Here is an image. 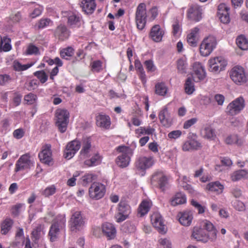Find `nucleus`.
I'll return each instance as SVG.
<instances>
[{"instance_id": "2eb2a0df", "label": "nucleus", "mask_w": 248, "mask_h": 248, "mask_svg": "<svg viewBox=\"0 0 248 248\" xmlns=\"http://www.w3.org/2000/svg\"><path fill=\"white\" fill-rule=\"evenodd\" d=\"M81 143L75 140L68 142L64 152V156L67 159L72 158L81 147Z\"/></svg>"}, {"instance_id": "5fc2aeb1", "label": "nucleus", "mask_w": 248, "mask_h": 248, "mask_svg": "<svg viewBox=\"0 0 248 248\" xmlns=\"http://www.w3.org/2000/svg\"><path fill=\"white\" fill-rule=\"evenodd\" d=\"M91 70L93 72L98 73L103 70L102 62L99 60L94 61L91 63Z\"/></svg>"}, {"instance_id": "a19ab883", "label": "nucleus", "mask_w": 248, "mask_h": 248, "mask_svg": "<svg viewBox=\"0 0 248 248\" xmlns=\"http://www.w3.org/2000/svg\"><path fill=\"white\" fill-rule=\"evenodd\" d=\"M225 142L227 144H236L238 145H241L243 143L242 139L239 138L236 134L228 135L225 139Z\"/></svg>"}, {"instance_id": "f03ea898", "label": "nucleus", "mask_w": 248, "mask_h": 248, "mask_svg": "<svg viewBox=\"0 0 248 248\" xmlns=\"http://www.w3.org/2000/svg\"><path fill=\"white\" fill-rule=\"evenodd\" d=\"M155 162L156 159L153 155L141 156L137 159L135 163L136 171L140 173L141 175L143 176L144 175L146 170L152 167Z\"/></svg>"}, {"instance_id": "1a4fd4ad", "label": "nucleus", "mask_w": 248, "mask_h": 248, "mask_svg": "<svg viewBox=\"0 0 248 248\" xmlns=\"http://www.w3.org/2000/svg\"><path fill=\"white\" fill-rule=\"evenodd\" d=\"M81 147V149L78 157L81 160H85L90 158L95 151L94 147L92 145L91 139L89 137L82 139Z\"/></svg>"}, {"instance_id": "13d9d810", "label": "nucleus", "mask_w": 248, "mask_h": 248, "mask_svg": "<svg viewBox=\"0 0 248 248\" xmlns=\"http://www.w3.org/2000/svg\"><path fill=\"white\" fill-rule=\"evenodd\" d=\"M56 187L55 185H51L46 187L42 192V195L46 197H48L56 193Z\"/></svg>"}, {"instance_id": "4d7b16f0", "label": "nucleus", "mask_w": 248, "mask_h": 248, "mask_svg": "<svg viewBox=\"0 0 248 248\" xmlns=\"http://www.w3.org/2000/svg\"><path fill=\"white\" fill-rule=\"evenodd\" d=\"M158 11L156 7H153L147 12V20L152 21L157 16Z\"/></svg>"}, {"instance_id": "e2e57ef3", "label": "nucleus", "mask_w": 248, "mask_h": 248, "mask_svg": "<svg viewBox=\"0 0 248 248\" xmlns=\"http://www.w3.org/2000/svg\"><path fill=\"white\" fill-rule=\"evenodd\" d=\"M191 204L198 210V213L199 214H202L205 212L206 207L202 206L197 201L194 200H192L191 201Z\"/></svg>"}, {"instance_id": "de8ad7c7", "label": "nucleus", "mask_w": 248, "mask_h": 248, "mask_svg": "<svg viewBox=\"0 0 248 248\" xmlns=\"http://www.w3.org/2000/svg\"><path fill=\"white\" fill-rule=\"evenodd\" d=\"M25 55H38L40 54L38 47L32 44H29L23 52Z\"/></svg>"}, {"instance_id": "e433bc0d", "label": "nucleus", "mask_w": 248, "mask_h": 248, "mask_svg": "<svg viewBox=\"0 0 248 248\" xmlns=\"http://www.w3.org/2000/svg\"><path fill=\"white\" fill-rule=\"evenodd\" d=\"M168 87L164 82H158L155 86V93L156 94L161 96H165L168 92Z\"/></svg>"}, {"instance_id": "58836bf2", "label": "nucleus", "mask_w": 248, "mask_h": 248, "mask_svg": "<svg viewBox=\"0 0 248 248\" xmlns=\"http://www.w3.org/2000/svg\"><path fill=\"white\" fill-rule=\"evenodd\" d=\"M97 179V176L95 174L93 173H86L82 175L80 178L79 182L83 186H87L93 181Z\"/></svg>"}, {"instance_id": "393cba45", "label": "nucleus", "mask_w": 248, "mask_h": 248, "mask_svg": "<svg viewBox=\"0 0 248 248\" xmlns=\"http://www.w3.org/2000/svg\"><path fill=\"white\" fill-rule=\"evenodd\" d=\"M180 223L184 226H189L193 219V214L191 211H185L178 214Z\"/></svg>"}, {"instance_id": "6e6552de", "label": "nucleus", "mask_w": 248, "mask_h": 248, "mask_svg": "<svg viewBox=\"0 0 248 248\" xmlns=\"http://www.w3.org/2000/svg\"><path fill=\"white\" fill-rule=\"evenodd\" d=\"M34 161L31 159L29 154L21 155L15 165V171L18 173L19 171L28 170L34 166Z\"/></svg>"}, {"instance_id": "aec40b11", "label": "nucleus", "mask_w": 248, "mask_h": 248, "mask_svg": "<svg viewBox=\"0 0 248 248\" xmlns=\"http://www.w3.org/2000/svg\"><path fill=\"white\" fill-rule=\"evenodd\" d=\"M202 8L200 6L193 5L187 10V17L191 20L198 22L202 18Z\"/></svg>"}, {"instance_id": "9d476101", "label": "nucleus", "mask_w": 248, "mask_h": 248, "mask_svg": "<svg viewBox=\"0 0 248 248\" xmlns=\"http://www.w3.org/2000/svg\"><path fill=\"white\" fill-rule=\"evenodd\" d=\"M136 23L138 29L141 30L145 26L147 20L146 6L144 3H140L137 7L136 12Z\"/></svg>"}, {"instance_id": "c85d7f7f", "label": "nucleus", "mask_w": 248, "mask_h": 248, "mask_svg": "<svg viewBox=\"0 0 248 248\" xmlns=\"http://www.w3.org/2000/svg\"><path fill=\"white\" fill-rule=\"evenodd\" d=\"M80 6L85 13L92 14L96 8L95 0H82L80 3Z\"/></svg>"}, {"instance_id": "680f3d73", "label": "nucleus", "mask_w": 248, "mask_h": 248, "mask_svg": "<svg viewBox=\"0 0 248 248\" xmlns=\"http://www.w3.org/2000/svg\"><path fill=\"white\" fill-rule=\"evenodd\" d=\"M180 186L183 187L186 190H187L192 196H196L199 194V193L195 190H194L192 187L187 184H183L180 182Z\"/></svg>"}, {"instance_id": "69168bd1", "label": "nucleus", "mask_w": 248, "mask_h": 248, "mask_svg": "<svg viewBox=\"0 0 248 248\" xmlns=\"http://www.w3.org/2000/svg\"><path fill=\"white\" fill-rule=\"evenodd\" d=\"M146 68L148 72H154L156 70V67L152 60H147L144 62Z\"/></svg>"}, {"instance_id": "79ce46f5", "label": "nucleus", "mask_w": 248, "mask_h": 248, "mask_svg": "<svg viewBox=\"0 0 248 248\" xmlns=\"http://www.w3.org/2000/svg\"><path fill=\"white\" fill-rule=\"evenodd\" d=\"M31 4H34L33 10L29 14V17L31 18H34L40 16L44 10L42 6L35 3L34 2H31L29 3L28 5Z\"/></svg>"}, {"instance_id": "a878e982", "label": "nucleus", "mask_w": 248, "mask_h": 248, "mask_svg": "<svg viewBox=\"0 0 248 248\" xmlns=\"http://www.w3.org/2000/svg\"><path fill=\"white\" fill-rule=\"evenodd\" d=\"M83 23L80 14L75 12H70L68 15V24L72 28H78Z\"/></svg>"}, {"instance_id": "a18cd8bd", "label": "nucleus", "mask_w": 248, "mask_h": 248, "mask_svg": "<svg viewBox=\"0 0 248 248\" xmlns=\"http://www.w3.org/2000/svg\"><path fill=\"white\" fill-rule=\"evenodd\" d=\"M11 39L7 36L0 37V49H1L5 52L10 51L12 49V46L10 44Z\"/></svg>"}, {"instance_id": "b1692460", "label": "nucleus", "mask_w": 248, "mask_h": 248, "mask_svg": "<svg viewBox=\"0 0 248 248\" xmlns=\"http://www.w3.org/2000/svg\"><path fill=\"white\" fill-rule=\"evenodd\" d=\"M164 33V31L159 25H155L151 29L149 37L154 42H160L162 40Z\"/></svg>"}, {"instance_id": "37998d69", "label": "nucleus", "mask_w": 248, "mask_h": 248, "mask_svg": "<svg viewBox=\"0 0 248 248\" xmlns=\"http://www.w3.org/2000/svg\"><path fill=\"white\" fill-rule=\"evenodd\" d=\"M56 35L61 40L67 39L69 36V32L64 26H59L56 31Z\"/></svg>"}, {"instance_id": "5701e85b", "label": "nucleus", "mask_w": 248, "mask_h": 248, "mask_svg": "<svg viewBox=\"0 0 248 248\" xmlns=\"http://www.w3.org/2000/svg\"><path fill=\"white\" fill-rule=\"evenodd\" d=\"M230 8L225 3H220L218 6L217 16L221 22L226 24L230 21Z\"/></svg>"}, {"instance_id": "0eeeda50", "label": "nucleus", "mask_w": 248, "mask_h": 248, "mask_svg": "<svg viewBox=\"0 0 248 248\" xmlns=\"http://www.w3.org/2000/svg\"><path fill=\"white\" fill-rule=\"evenodd\" d=\"M227 64V60L221 56L211 57L208 61L209 70L215 73L224 70Z\"/></svg>"}, {"instance_id": "c9c22d12", "label": "nucleus", "mask_w": 248, "mask_h": 248, "mask_svg": "<svg viewBox=\"0 0 248 248\" xmlns=\"http://www.w3.org/2000/svg\"><path fill=\"white\" fill-rule=\"evenodd\" d=\"M231 179L233 182H236L242 179H248V170L245 169L233 171L230 175Z\"/></svg>"}, {"instance_id": "473e14b6", "label": "nucleus", "mask_w": 248, "mask_h": 248, "mask_svg": "<svg viewBox=\"0 0 248 248\" xmlns=\"http://www.w3.org/2000/svg\"><path fill=\"white\" fill-rule=\"evenodd\" d=\"M170 204L172 206H176L186 202V195L182 192H178L171 198L170 200Z\"/></svg>"}, {"instance_id": "338daca9", "label": "nucleus", "mask_w": 248, "mask_h": 248, "mask_svg": "<svg viewBox=\"0 0 248 248\" xmlns=\"http://www.w3.org/2000/svg\"><path fill=\"white\" fill-rule=\"evenodd\" d=\"M34 75L42 83L46 82L47 80V76L44 71H37L35 72Z\"/></svg>"}, {"instance_id": "7ed1b4c3", "label": "nucleus", "mask_w": 248, "mask_h": 248, "mask_svg": "<svg viewBox=\"0 0 248 248\" xmlns=\"http://www.w3.org/2000/svg\"><path fill=\"white\" fill-rule=\"evenodd\" d=\"M56 124L61 132L63 133L67 129L69 122V113L65 109L59 108L55 112Z\"/></svg>"}, {"instance_id": "4c0bfd02", "label": "nucleus", "mask_w": 248, "mask_h": 248, "mask_svg": "<svg viewBox=\"0 0 248 248\" xmlns=\"http://www.w3.org/2000/svg\"><path fill=\"white\" fill-rule=\"evenodd\" d=\"M201 147V144L195 140H190L184 143L183 145V150L184 151H188L192 150H198Z\"/></svg>"}, {"instance_id": "c756f323", "label": "nucleus", "mask_w": 248, "mask_h": 248, "mask_svg": "<svg viewBox=\"0 0 248 248\" xmlns=\"http://www.w3.org/2000/svg\"><path fill=\"white\" fill-rule=\"evenodd\" d=\"M159 119L161 123L165 126H169L171 124V118L167 108L165 107L159 112Z\"/></svg>"}, {"instance_id": "4468645a", "label": "nucleus", "mask_w": 248, "mask_h": 248, "mask_svg": "<svg viewBox=\"0 0 248 248\" xmlns=\"http://www.w3.org/2000/svg\"><path fill=\"white\" fill-rule=\"evenodd\" d=\"M84 224L85 221L81 216L80 212L76 211L73 213L70 221V229L72 232H76L81 230Z\"/></svg>"}, {"instance_id": "9b49d317", "label": "nucleus", "mask_w": 248, "mask_h": 248, "mask_svg": "<svg viewBox=\"0 0 248 248\" xmlns=\"http://www.w3.org/2000/svg\"><path fill=\"white\" fill-rule=\"evenodd\" d=\"M65 222L66 219L64 216L61 215L57 217L55 221L51 225L49 232L51 241L53 242L56 240L60 230L65 226Z\"/></svg>"}, {"instance_id": "20e7f679", "label": "nucleus", "mask_w": 248, "mask_h": 248, "mask_svg": "<svg viewBox=\"0 0 248 248\" xmlns=\"http://www.w3.org/2000/svg\"><path fill=\"white\" fill-rule=\"evenodd\" d=\"M229 75L232 81L237 85H241L247 82L248 80L245 70L240 66H235L230 71Z\"/></svg>"}, {"instance_id": "f8f14e48", "label": "nucleus", "mask_w": 248, "mask_h": 248, "mask_svg": "<svg viewBox=\"0 0 248 248\" xmlns=\"http://www.w3.org/2000/svg\"><path fill=\"white\" fill-rule=\"evenodd\" d=\"M105 192V186L100 183H93L89 190L90 198L94 200H99L102 198L104 196Z\"/></svg>"}, {"instance_id": "f257e3e1", "label": "nucleus", "mask_w": 248, "mask_h": 248, "mask_svg": "<svg viewBox=\"0 0 248 248\" xmlns=\"http://www.w3.org/2000/svg\"><path fill=\"white\" fill-rule=\"evenodd\" d=\"M117 156L115 159L116 164L120 168L127 167L130 162L132 155L131 149L125 146H121L117 148Z\"/></svg>"}, {"instance_id": "0e129e2a", "label": "nucleus", "mask_w": 248, "mask_h": 248, "mask_svg": "<svg viewBox=\"0 0 248 248\" xmlns=\"http://www.w3.org/2000/svg\"><path fill=\"white\" fill-rule=\"evenodd\" d=\"M82 171H76L73 175V177L69 179L67 182V184L69 186H73L76 185L77 177L79 176L82 173Z\"/></svg>"}, {"instance_id": "cd10ccee", "label": "nucleus", "mask_w": 248, "mask_h": 248, "mask_svg": "<svg viewBox=\"0 0 248 248\" xmlns=\"http://www.w3.org/2000/svg\"><path fill=\"white\" fill-rule=\"evenodd\" d=\"M201 133L204 138L209 140H214L216 138L215 130L208 124L203 126Z\"/></svg>"}, {"instance_id": "bf43d9fd", "label": "nucleus", "mask_w": 248, "mask_h": 248, "mask_svg": "<svg viewBox=\"0 0 248 248\" xmlns=\"http://www.w3.org/2000/svg\"><path fill=\"white\" fill-rule=\"evenodd\" d=\"M158 248H171V243L168 238H160L158 240Z\"/></svg>"}, {"instance_id": "49530a36", "label": "nucleus", "mask_w": 248, "mask_h": 248, "mask_svg": "<svg viewBox=\"0 0 248 248\" xmlns=\"http://www.w3.org/2000/svg\"><path fill=\"white\" fill-rule=\"evenodd\" d=\"M186 58L183 57L179 59L177 61V68L178 72L180 73H186L187 67Z\"/></svg>"}, {"instance_id": "6e6d98bb", "label": "nucleus", "mask_w": 248, "mask_h": 248, "mask_svg": "<svg viewBox=\"0 0 248 248\" xmlns=\"http://www.w3.org/2000/svg\"><path fill=\"white\" fill-rule=\"evenodd\" d=\"M52 21L48 18H42L36 24V27L38 29L45 28L48 26L51 25Z\"/></svg>"}, {"instance_id": "412c9836", "label": "nucleus", "mask_w": 248, "mask_h": 248, "mask_svg": "<svg viewBox=\"0 0 248 248\" xmlns=\"http://www.w3.org/2000/svg\"><path fill=\"white\" fill-rule=\"evenodd\" d=\"M38 156L41 162L48 165H50L52 161L51 146L47 144L43 146Z\"/></svg>"}, {"instance_id": "423d86ee", "label": "nucleus", "mask_w": 248, "mask_h": 248, "mask_svg": "<svg viewBox=\"0 0 248 248\" xmlns=\"http://www.w3.org/2000/svg\"><path fill=\"white\" fill-rule=\"evenodd\" d=\"M246 103L243 97L239 96L227 106L226 112L231 116H235L240 113L245 108Z\"/></svg>"}, {"instance_id": "72a5a7b5", "label": "nucleus", "mask_w": 248, "mask_h": 248, "mask_svg": "<svg viewBox=\"0 0 248 248\" xmlns=\"http://www.w3.org/2000/svg\"><path fill=\"white\" fill-rule=\"evenodd\" d=\"M199 29L194 28L189 31L187 36V42L192 46H196L198 41Z\"/></svg>"}, {"instance_id": "ddd939ff", "label": "nucleus", "mask_w": 248, "mask_h": 248, "mask_svg": "<svg viewBox=\"0 0 248 248\" xmlns=\"http://www.w3.org/2000/svg\"><path fill=\"white\" fill-rule=\"evenodd\" d=\"M151 221L153 226L157 230V231L162 234H165L167 231L164 220L158 212L153 214L151 217Z\"/></svg>"}, {"instance_id": "774afa93", "label": "nucleus", "mask_w": 248, "mask_h": 248, "mask_svg": "<svg viewBox=\"0 0 248 248\" xmlns=\"http://www.w3.org/2000/svg\"><path fill=\"white\" fill-rule=\"evenodd\" d=\"M232 205L235 209L239 211H243L245 210V206L243 202L240 201L235 200L232 202Z\"/></svg>"}, {"instance_id": "c03bdc74", "label": "nucleus", "mask_w": 248, "mask_h": 248, "mask_svg": "<svg viewBox=\"0 0 248 248\" xmlns=\"http://www.w3.org/2000/svg\"><path fill=\"white\" fill-rule=\"evenodd\" d=\"M236 43L241 49L248 50V39L245 36H239L236 39Z\"/></svg>"}, {"instance_id": "8fccbe9b", "label": "nucleus", "mask_w": 248, "mask_h": 248, "mask_svg": "<svg viewBox=\"0 0 248 248\" xmlns=\"http://www.w3.org/2000/svg\"><path fill=\"white\" fill-rule=\"evenodd\" d=\"M192 78L189 77L187 78L185 85L186 93L188 94H191L195 91V87Z\"/></svg>"}, {"instance_id": "dca6fc26", "label": "nucleus", "mask_w": 248, "mask_h": 248, "mask_svg": "<svg viewBox=\"0 0 248 248\" xmlns=\"http://www.w3.org/2000/svg\"><path fill=\"white\" fill-rule=\"evenodd\" d=\"M206 76L203 65L200 62H195L192 66L191 77L194 81L198 82L203 80Z\"/></svg>"}, {"instance_id": "f704fd0d", "label": "nucleus", "mask_w": 248, "mask_h": 248, "mask_svg": "<svg viewBox=\"0 0 248 248\" xmlns=\"http://www.w3.org/2000/svg\"><path fill=\"white\" fill-rule=\"evenodd\" d=\"M224 188V186L219 181H216L207 184L205 189L214 192L216 194H220L222 193Z\"/></svg>"}, {"instance_id": "6ab92c4d", "label": "nucleus", "mask_w": 248, "mask_h": 248, "mask_svg": "<svg viewBox=\"0 0 248 248\" xmlns=\"http://www.w3.org/2000/svg\"><path fill=\"white\" fill-rule=\"evenodd\" d=\"M130 212V206L124 202H121L119 204L118 213L116 215V219L118 222H122L128 217Z\"/></svg>"}, {"instance_id": "864d4df0", "label": "nucleus", "mask_w": 248, "mask_h": 248, "mask_svg": "<svg viewBox=\"0 0 248 248\" xmlns=\"http://www.w3.org/2000/svg\"><path fill=\"white\" fill-rule=\"evenodd\" d=\"M74 49L72 47H67L61 50L60 54L62 58L68 60L74 54Z\"/></svg>"}, {"instance_id": "a211bd4d", "label": "nucleus", "mask_w": 248, "mask_h": 248, "mask_svg": "<svg viewBox=\"0 0 248 248\" xmlns=\"http://www.w3.org/2000/svg\"><path fill=\"white\" fill-rule=\"evenodd\" d=\"M204 231L208 232L210 235V240L215 241L217 238V231L214 225L210 221L207 219L202 220L200 223V226Z\"/></svg>"}, {"instance_id": "09e8293b", "label": "nucleus", "mask_w": 248, "mask_h": 248, "mask_svg": "<svg viewBox=\"0 0 248 248\" xmlns=\"http://www.w3.org/2000/svg\"><path fill=\"white\" fill-rule=\"evenodd\" d=\"M44 232L42 231V227L41 225H38L35 229L32 232L31 239L35 244H37L38 240L42 234Z\"/></svg>"}, {"instance_id": "f3484780", "label": "nucleus", "mask_w": 248, "mask_h": 248, "mask_svg": "<svg viewBox=\"0 0 248 248\" xmlns=\"http://www.w3.org/2000/svg\"><path fill=\"white\" fill-rule=\"evenodd\" d=\"M151 183L153 186L164 190L167 183V179L163 172L157 171L152 175Z\"/></svg>"}, {"instance_id": "3c124183", "label": "nucleus", "mask_w": 248, "mask_h": 248, "mask_svg": "<svg viewBox=\"0 0 248 248\" xmlns=\"http://www.w3.org/2000/svg\"><path fill=\"white\" fill-rule=\"evenodd\" d=\"M33 65V63H28L26 64H22L17 61H15L13 64V66L15 70L17 71H24L30 68Z\"/></svg>"}, {"instance_id": "052dcab7", "label": "nucleus", "mask_w": 248, "mask_h": 248, "mask_svg": "<svg viewBox=\"0 0 248 248\" xmlns=\"http://www.w3.org/2000/svg\"><path fill=\"white\" fill-rule=\"evenodd\" d=\"M37 98L36 95L32 93H30L24 96V101L26 104L31 105L36 102Z\"/></svg>"}, {"instance_id": "603ef678", "label": "nucleus", "mask_w": 248, "mask_h": 248, "mask_svg": "<svg viewBox=\"0 0 248 248\" xmlns=\"http://www.w3.org/2000/svg\"><path fill=\"white\" fill-rule=\"evenodd\" d=\"M13 221L11 219H6L1 225V232L2 234H6L11 229Z\"/></svg>"}, {"instance_id": "4be33fe9", "label": "nucleus", "mask_w": 248, "mask_h": 248, "mask_svg": "<svg viewBox=\"0 0 248 248\" xmlns=\"http://www.w3.org/2000/svg\"><path fill=\"white\" fill-rule=\"evenodd\" d=\"M192 237L197 241L203 243H206L210 240V235L200 226L193 228Z\"/></svg>"}, {"instance_id": "7c9ffc66", "label": "nucleus", "mask_w": 248, "mask_h": 248, "mask_svg": "<svg viewBox=\"0 0 248 248\" xmlns=\"http://www.w3.org/2000/svg\"><path fill=\"white\" fill-rule=\"evenodd\" d=\"M90 157L84 161V165L87 167L96 166L100 164L102 161V156L96 151Z\"/></svg>"}, {"instance_id": "39448f33", "label": "nucleus", "mask_w": 248, "mask_h": 248, "mask_svg": "<svg viewBox=\"0 0 248 248\" xmlns=\"http://www.w3.org/2000/svg\"><path fill=\"white\" fill-rule=\"evenodd\" d=\"M217 45V41L215 37L209 35L202 40L200 45V52L202 56H209L215 49Z\"/></svg>"}, {"instance_id": "ea45409f", "label": "nucleus", "mask_w": 248, "mask_h": 248, "mask_svg": "<svg viewBox=\"0 0 248 248\" xmlns=\"http://www.w3.org/2000/svg\"><path fill=\"white\" fill-rule=\"evenodd\" d=\"M152 205L151 201H143L139 207L138 214L141 217L145 215L148 212Z\"/></svg>"}, {"instance_id": "bb28decb", "label": "nucleus", "mask_w": 248, "mask_h": 248, "mask_svg": "<svg viewBox=\"0 0 248 248\" xmlns=\"http://www.w3.org/2000/svg\"><path fill=\"white\" fill-rule=\"evenodd\" d=\"M102 232L108 239H114L116 234V230L114 226L110 223H105L102 225Z\"/></svg>"}, {"instance_id": "2f4dec72", "label": "nucleus", "mask_w": 248, "mask_h": 248, "mask_svg": "<svg viewBox=\"0 0 248 248\" xmlns=\"http://www.w3.org/2000/svg\"><path fill=\"white\" fill-rule=\"evenodd\" d=\"M96 124L100 127L108 129L111 124L110 118L108 115L100 114L96 117Z\"/></svg>"}]
</instances>
